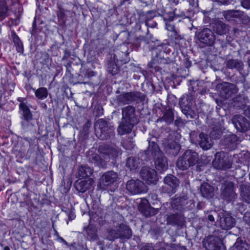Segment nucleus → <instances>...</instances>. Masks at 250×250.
<instances>
[{
    "label": "nucleus",
    "mask_w": 250,
    "mask_h": 250,
    "mask_svg": "<svg viewBox=\"0 0 250 250\" xmlns=\"http://www.w3.org/2000/svg\"><path fill=\"white\" fill-rule=\"evenodd\" d=\"M122 146L126 150L132 149L135 146L133 138L128 137L125 139L122 143Z\"/></svg>",
    "instance_id": "nucleus-48"
},
{
    "label": "nucleus",
    "mask_w": 250,
    "mask_h": 250,
    "mask_svg": "<svg viewBox=\"0 0 250 250\" xmlns=\"http://www.w3.org/2000/svg\"><path fill=\"white\" fill-rule=\"evenodd\" d=\"M146 158L150 159L160 156L163 152L158 145H148L146 150L144 151Z\"/></svg>",
    "instance_id": "nucleus-31"
},
{
    "label": "nucleus",
    "mask_w": 250,
    "mask_h": 250,
    "mask_svg": "<svg viewBox=\"0 0 250 250\" xmlns=\"http://www.w3.org/2000/svg\"><path fill=\"white\" fill-rule=\"evenodd\" d=\"M98 152L104 159L92 150L87 152L86 158L89 163L103 168L106 167L107 162L105 160H111L112 163H114L122 153V150L118 147L104 143L99 146Z\"/></svg>",
    "instance_id": "nucleus-1"
},
{
    "label": "nucleus",
    "mask_w": 250,
    "mask_h": 250,
    "mask_svg": "<svg viewBox=\"0 0 250 250\" xmlns=\"http://www.w3.org/2000/svg\"><path fill=\"white\" fill-rule=\"evenodd\" d=\"M232 122L237 130L241 132H246L250 129V122L241 115L234 116Z\"/></svg>",
    "instance_id": "nucleus-17"
},
{
    "label": "nucleus",
    "mask_w": 250,
    "mask_h": 250,
    "mask_svg": "<svg viewBox=\"0 0 250 250\" xmlns=\"http://www.w3.org/2000/svg\"><path fill=\"white\" fill-rule=\"evenodd\" d=\"M94 128L96 136L101 140H109L115 136L114 127L103 119L98 120Z\"/></svg>",
    "instance_id": "nucleus-6"
},
{
    "label": "nucleus",
    "mask_w": 250,
    "mask_h": 250,
    "mask_svg": "<svg viewBox=\"0 0 250 250\" xmlns=\"http://www.w3.org/2000/svg\"><path fill=\"white\" fill-rule=\"evenodd\" d=\"M198 142L200 146L205 150L210 149L213 145L211 138L203 132L200 134Z\"/></svg>",
    "instance_id": "nucleus-28"
},
{
    "label": "nucleus",
    "mask_w": 250,
    "mask_h": 250,
    "mask_svg": "<svg viewBox=\"0 0 250 250\" xmlns=\"http://www.w3.org/2000/svg\"><path fill=\"white\" fill-rule=\"evenodd\" d=\"M126 105L122 108V122L117 128V132L120 135L130 133L139 122L135 106L130 104Z\"/></svg>",
    "instance_id": "nucleus-2"
},
{
    "label": "nucleus",
    "mask_w": 250,
    "mask_h": 250,
    "mask_svg": "<svg viewBox=\"0 0 250 250\" xmlns=\"http://www.w3.org/2000/svg\"><path fill=\"white\" fill-rule=\"evenodd\" d=\"M230 250H250V245L246 240L238 237Z\"/></svg>",
    "instance_id": "nucleus-35"
},
{
    "label": "nucleus",
    "mask_w": 250,
    "mask_h": 250,
    "mask_svg": "<svg viewBox=\"0 0 250 250\" xmlns=\"http://www.w3.org/2000/svg\"><path fill=\"white\" fill-rule=\"evenodd\" d=\"M12 37L17 51L20 53H23L24 50L23 45L18 36L15 32H13L12 33Z\"/></svg>",
    "instance_id": "nucleus-40"
},
{
    "label": "nucleus",
    "mask_w": 250,
    "mask_h": 250,
    "mask_svg": "<svg viewBox=\"0 0 250 250\" xmlns=\"http://www.w3.org/2000/svg\"><path fill=\"white\" fill-rule=\"evenodd\" d=\"M140 175L142 179L149 185L155 184L158 179L156 171L147 167H144L141 169Z\"/></svg>",
    "instance_id": "nucleus-18"
},
{
    "label": "nucleus",
    "mask_w": 250,
    "mask_h": 250,
    "mask_svg": "<svg viewBox=\"0 0 250 250\" xmlns=\"http://www.w3.org/2000/svg\"><path fill=\"white\" fill-rule=\"evenodd\" d=\"M212 31L220 36L226 34L229 31V26L221 21H218L212 25Z\"/></svg>",
    "instance_id": "nucleus-27"
},
{
    "label": "nucleus",
    "mask_w": 250,
    "mask_h": 250,
    "mask_svg": "<svg viewBox=\"0 0 250 250\" xmlns=\"http://www.w3.org/2000/svg\"><path fill=\"white\" fill-rule=\"evenodd\" d=\"M157 60L156 56L152 59V60L148 63L147 67L150 68L155 67L156 66Z\"/></svg>",
    "instance_id": "nucleus-61"
},
{
    "label": "nucleus",
    "mask_w": 250,
    "mask_h": 250,
    "mask_svg": "<svg viewBox=\"0 0 250 250\" xmlns=\"http://www.w3.org/2000/svg\"><path fill=\"white\" fill-rule=\"evenodd\" d=\"M171 36L174 40L175 42H177L182 39L181 36L179 35V33L176 30L172 32Z\"/></svg>",
    "instance_id": "nucleus-58"
},
{
    "label": "nucleus",
    "mask_w": 250,
    "mask_h": 250,
    "mask_svg": "<svg viewBox=\"0 0 250 250\" xmlns=\"http://www.w3.org/2000/svg\"><path fill=\"white\" fill-rule=\"evenodd\" d=\"M195 38L202 47L213 46L216 39L212 30L208 28H204L196 31Z\"/></svg>",
    "instance_id": "nucleus-8"
},
{
    "label": "nucleus",
    "mask_w": 250,
    "mask_h": 250,
    "mask_svg": "<svg viewBox=\"0 0 250 250\" xmlns=\"http://www.w3.org/2000/svg\"><path fill=\"white\" fill-rule=\"evenodd\" d=\"M58 17L59 19L63 20L65 16L64 10L62 8H60L57 13Z\"/></svg>",
    "instance_id": "nucleus-64"
},
{
    "label": "nucleus",
    "mask_w": 250,
    "mask_h": 250,
    "mask_svg": "<svg viewBox=\"0 0 250 250\" xmlns=\"http://www.w3.org/2000/svg\"><path fill=\"white\" fill-rule=\"evenodd\" d=\"M21 124L22 129L25 132L33 130L35 127L33 119H21Z\"/></svg>",
    "instance_id": "nucleus-38"
},
{
    "label": "nucleus",
    "mask_w": 250,
    "mask_h": 250,
    "mask_svg": "<svg viewBox=\"0 0 250 250\" xmlns=\"http://www.w3.org/2000/svg\"><path fill=\"white\" fill-rule=\"evenodd\" d=\"M179 104L182 113L188 119H195L197 116L196 107L193 96L189 93L182 96Z\"/></svg>",
    "instance_id": "nucleus-4"
},
{
    "label": "nucleus",
    "mask_w": 250,
    "mask_h": 250,
    "mask_svg": "<svg viewBox=\"0 0 250 250\" xmlns=\"http://www.w3.org/2000/svg\"><path fill=\"white\" fill-rule=\"evenodd\" d=\"M38 56H40V62L42 65H47L51 60L49 55L45 52H41L38 53Z\"/></svg>",
    "instance_id": "nucleus-46"
},
{
    "label": "nucleus",
    "mask_w": 250,
    "mask_h": 250,
    "mask_svg": "<svg viewBox=\"0 0 250 250\" xmlns=\"http://www.w3.org/2000/svg\"><path fill=\"white\" fill-rule=\"evenodd\" d=\"M243 222L250 227V211H246L243 217Z\"/></svg>",
    "instance_id": "nucleus-55"
},
{
    "label": "nucleus",
    "mask_w": 250,
    "mask_h": 250,
    "mask_svg": "<svg viewBox=\"0 0 250 250\" xmlns=\"http://www.w3.org/2000/svg\"><path fill=\"white\" fill-rule=\"evenodd\" d=\"M203 245L207 250H226L222 240L218 236H208L203 241Z\"/></svg>",
    "instance_id": "nucleus-13"
},
{
    "label": "nucleus",
    "mask_w": 250,
    "mask_h": 250,
    "mask_svg": "<svg viewBox=\"0 0 250 250\" xmlns=\"http://www.w3.org/2000/svg\"><path fill=\"white\" fill-rule=\"evenodd\" d=\"M174 117V115L172 109L168 108L164 111L163 116L159 118L157 122L159 121H164L167 125H170L173 122Z\"/></svg>",
    "instance_id": "nucleus-37"
},
{
    "label": "nucleus",
    "mask_w": 250,
    "mask_h": 250,
    "mask_svg": "<svg viewBox=\"0 0 250 250\" xmlns=\"http://www.w3.org/2000/svg\"><path fill=\"white\" fill-rule=\"evenodd\" d=\"M132 236V231L129 226L121 223L109 230L107 239L112 241L117 239L125 240L130 239Z\"/></svg>",
    "instance_id": "nucleus-7"
},
{
    "label": "nucleus",
    "mask_w": 250,
    "mask_h": 250,
    "mask_svg": "<svg viewBox=\"0 0 250 250\" xmlns=\"http://www.w3.org/2000/svg\"><path fill=\"white\" fill-rule=\"evenodd\" d=\"M226 67L231 69H236L241 71L243 69L244 64L241 60L238 59H229L226 62Z\"/></svg>",
    "instance_id": "nucleus-33"
},
{
    "label": "nucleus",
    "mask_w": 250,
    "mask_h": 250,
    "mask_svg": "<svg viewBox=\"0 0 250 250\" xmlns=\"http://www.w3.org/2000/svg\"><path fill=\"white\" fill-rule=\"evenodd\" d=\"M240 197L246 203L250 204V184L245 183L239 185Z\"/></svg>",
    "instance_id": "nucleus-24"
},
{
    "label": "nucleus",
    "mask_w": 250,
    "mask_h": 250,
    "mask_svg": "<svg viewBox=\"0 0 250 250\" xmlns=\"http://www.w3.org/2000/svg\"><path fill=\"white\" fill-rule=\"evenodd\" d=\"M141 250H166L164 248L157 249V247H153L149 244L143 246Z\"/></svg>",
    "instance_id": "nucleus-56"
},
{
    "label": "nucleus",
    "mask_w": 250,
    "mask_h": 250,
    "mask_svg": "<svg viewBox=\"0 0 250 250\" xmlns=\"http://www.w3.org/2000/svg\"><path fill=\"white\" fill-rule=\"evenodd\" d=\"M116 93L119 94L116 95L115 99L118 105L143 104L146 98L145 94L138 91L121 93L120 91L118 90L116 91Z\"/></svg>",
    "instance_id": "nucleus-3"
},
{
    "label": "nucleus",
    "mask_w": 250,
    "mask_h": 250,
    "mask_svg": "<svg viewBox=\"0 0 250 250\" xmlns=\"http://www.w3.org/2000/svg\"><path fill=\"white\" fill-rule=\"evenodd\" d=\"M19 108L22 111L21 119H33L31 111L24 103H21L19 104Z\"/></svg>",
    "instance_id": "nucleus-39"
},
{
    "label": "nucleus",
    "mask_w": 250,
    "mask_h": 250,
    "mask_svg": "<svg viewBox=\"0 0 250 250\" xmlns=\"http://www.w3.org/2000/svg\"><path fill=\"white\" fill-rule=\"evenodd\" d=\"M205 218L210 222L211 225H215L216 220H218V215L215 211H211L207 212L205 216Z\"/></svg>",
    "instance_id": "nucleus-47"
},
{
    "label": "nucleus",
    "mask_w": 250,
    "mask_h": 250,
    "mask_svg": "<svg viewBox=\"0 0 250 250\" xmlns=\"http://www.w3.org/2000/svg\"><path fill=\"white\" fill-rule=\"evenodd\" d=\"M153 159L154 160L155 168L157 170L162 172L167 169V160L163 153L160 156H158Z\"/></svg>",
    "instance_id": "nucleus-26"
},
{
    "label": "nucleus",
    "mask_w": 250,
    "mask_h": 250,
    "mask_svg": "<svg viewBox=\"0 0 250 250\" xmlns=\"http://www.w3.org/2000/svg\"><path fill=\"white\" fill-rule=\"evenodd\" d=\"M166 216V221L167 225L181 228L185 225V217L181 212L169 213Z\"/></svg>",
    "instance_id": "nucleus-15"
},
{
    "label": "nucleus",
    "mask_w": 250,
    "mask_h": 250,
    "mask_svg": "<svg viewBox=\"0 0 250 250\" xmlns=\"http://www.w3.org/2000/svg\"><path fill=\"white\" fill-rule=\"evenodd\" d=\"M91 126V122L90 121L87 120L85 123V124H84V125L83 126V131L85 134L88 133L89 129L90 128Z\"/></svg>",
    "instance_id": "nucleus-62"
},
{
    "label": "nucleus",
    "mask_w": 250,
    "mask_h": 250,
    "mask_svg": "<svg viewBox=\"0 0 250 250\" xmlns=\"http://www.w3.org/2000/svg\"><path fill=\"white\" fill-rule=\"evenodd\" d=\"M106 67L108 72L112 75H114L118 72L119 68L115 61H108L106 63Z\"/></svg>",
    "instance_id": "nucleus-43"
},
{
    "label": "nucleus",
    "mask_w": 250,
    "mask_h": 250,
    "mask_svg": "<svg viewBox=\"0 0 250 250\" xmlns=\"http://www.w3.org/2000/svg\"><path fill=\"white\" fill-rule=\"evenodd\" d=\"M141 161L138 157L131 156L126 159L125 165L131 171H134L140 167Z\"/></svg>",
    "instance_id": "nucleus-32"
},
{
    "label": "nucleus",
    "mask_w": 250,
    "mask_h": 250,
    "mask_svg": "<svg viewBox=\"0 0 250 250\" xmlns=\"http://www.w3.org/2000/svg\"><path fill=\"white\" fill-rule=\"evenodd\" d=\"M160 208L152 207L147 199H143L138 206V209L146 217H150L156 214Z\"/></svg>",
    "instance_id": "nucleus-19"
},
{
    "label": "nucleus",
    "mask_w": 250,
    "mask_h": 250,
    "mask_svg": "<svg viewBox=\"0 0 250 250\" xmlns=\"http://www.w3.org/2000/svg\"><path fill=\"white\" fill-rule=\"evenodd\" d=\"M128 54L127 47L125 45H123L120 47V49H117L115 51L114 59L117 62L126 63L128 61Z\"/></svg>",
    "instance_id": "nucleus-25"
},
{
    "label": "nucleus",
    "mask_w": 250,
    "mask_h": 250,
    "mask_svg": "<svg viewBox=\"0 0 250 250\" xmlns=\"http://www.w3.org/2000/svg\"><path fill=\"white\" fill-rule=\"evenodd\" d=\"M163 20L165 22L169 23L171 21L175 20L174 15L173 13L166 14L163 16Z\"/></svg>",
    "instance_id": "nucleus-53"
},
{
    "label": "nucleus",
    "mask_w": 250,
    "mask_h": 250,
    "mask_svg": "<svg viewBox=\"0 0 250 250\" xmlns=\"http://www.w3.org/2000/svg\"><path fill=\"white\" fill-rule=\"evenodd\" d=\"M126 189L132 194H138L146 191L145 184L139 179H131L126 184Z\"/></svg>",
    "instance_id": "nucleus-16"
},
{
    "label": "nucleus",
    "mask_w": 250,
    "mask_h": 250,
    "mask_svg": "<svg viewBox=\"0 0 250 250\" xmlns=\"http://www.w3.org/2000/svg\"><path fill=\"white\" fill-rule=\"evenodd\" d=\"M147 200L148 202H150L155 208H159L161 206V204L159 201L158 200L157 196L156 194H152L149 195Z\"/></svg>",
    "instance_id": "nucleus-50"
},
{
    "label": "nucleus",
    "mask_w": 250,
    "mask_h": 250,
    "mask_svg": "<svg viewBox=\"0 0 250 250\" xmlns=\"http://www.w3.org/2000/svg\"><path fill=\"white\" fill-rule=\"evenodd\" d=\"M241 5L245 9H250V0H242Z\"/></svg>",
    "instance_id": "nucleus-60"
},
{
    "label": "nucleus",
    "mask_w": 250,
    "mask_h": 250,
    "mask_svg": "<svg viewBox=\"0 0 250 250\" xmlns=\"http://www.w3.org/2000/svg\"><path fill=\"white\" fill-rule=\"evenodd\" d=\"M216 89L220 96L224 99H228L238 91V88L236 85L228 82L217 84Z\"/></svg>",
    "instance_id": "nucleus-12"
},
{
    "label": "nucleus",
    "mask_w": 250,
    "mask_h": 250,
    "mask_svg": "<svg viewBox=\"0 0 250 250\" xmlns=\"http://www.w3.org/2000/svg\"><path fill=\"white\" fill-rule=\"evenodd\" d=\"M171 199V207L174 210H181L185 207L188 202L186 196L176 197Z\"/></svg>",
    "instance_id": "nucleus-22"
},
{
    "label": "nucleus",
    "mask_w": 250,
    "mask_h": 250,
    "mask_svg": "<svg viewBox=\"0 0 250 250\" xmlns=\"http://www.w3.org/2000/svg\"><path fill=\"white\" fill-rule=\"evenodd\" d=\"M156 16L155 12L153 11H148L146 12V19L150 21L154 17Z\"/></svg>",
    "instance_id": "nucleus-63"
},
{
    "label": "nucleus",
    "mask_w": 250,
    "mask_h": 250,
    "mask_svg": "<svg viewBox=\"0 0 250 250\" xmlns=\"http://www.w3.org/2000/svg\"><path fill=\"white\" fill-rule=\"evenodd\" d=\"M155 55L158 63L166 64L175 61V58L176 55L175 53H172L170 56H166L163 52L156 50Z\"/></svg>",
    "instance_id": "nucleus-29"
},
{
    "label": "nucleus",
    "mask_w": 250,
    "mask_h": 250,
    "mask_svg": "<svg viewBox=\"0 0 250 250\" xmlns=\"http://www.w3.org/2000/svg\"><path fill=\"white\" fill-rule=\"evenodd\" d=\"M147 141L148 143V145H158L157 144L158 139L154 136L150 135V137L147 138Z\"/></svg>",
    "instance_id": "nucleus-57"
},
{
    "label": "nucleus",
    "mask_w": 250,
    "mask_h": 250,
    "mask_svg": "<svg viewBox=\"0 0 250 250\" xmlns=\"http://www.w3.org/2000/svg\"><path fill=\"white\" fill-rule=\"evenodd\" d=\"M93 182L92 179H88L86 180L78 179L75 182L74 186L77 191L84 193L90 188Z\"/></svg>",
    "instance_id": "nucleus-23"
},
{
    "label": "nucleus",
    "mask_w": 250,
    "mask_h": 250,
    "mask_svg": "<svg viewBox=\"0 0 250 250\" xmlns=\"http://www.w3.org/2000/svg\"><path fill=\"white\" fill-rule=\"evenodd\" d=\"M220 226L222 229L228 230L231 229L235 225V220L230 215H223L220 218Z\"/></svg>",
    "instance_id": "nucleus-30"
},
{
    "label": "nucleus",
    "mask_w": 250,
    "mask_h": 250,
    "mask_svg": "<svg viewBox=\"0 0 250 250\" xmlns=\"http://www.w3.org/2000/svg\"><path fill=\"white\" fill-rule=\"evenodd\" d=\"M157 24L156 22L152 21V22H150V21H149L148 19H146L145 20V25L146 26V34L147 35L149 32V30L148 28L151 27V28H154L157 26Z\"/></svg>",
    "instance_id": "nucleus-54"
},
{
    "label": "nucleus",
    "mask_w": 250,
    "mask_h": 250,
    "mask_svg": "<svg viewBox=\"0 0 250 250\" xmlns=\"http://www.w3.org/2000/svg\"><path fill=\"white\" fill-rule=\"evenodd\" d=\"M221 197L227 202H232L237 198L234 183L231 181H225L221 188Z\"/></svg>",
    "instance_id": "nucleus-11"
},
{
    "label": "nucleus",
    "mask_w": 250,
    "mask_h": 250,
    "mask_svg": "<svg viewBox=\"0 0 250 250\" xmlns=\"http://www.w3.org/2000/svg\"><path fill=\"white\" fill-rule=\"evenodd\" d=\"M237 19L243 24L248 25L250 22V18L244 11L240 10H238Z\"/></svg>",
    "instance_id": "nucleus-49"
},
{
    "label": "nucleus",
    "mask_w": 250,
    "mask_h": 250,
    "mask_svg": "<svg viewBox=\"0 0 250 250\" xmlns=\"http://www.w3.org/2000/svg\"><path fill=\"white\" fill-rule=\"evenodd\" d=\"M214 188L207 183L201 185L200 192L202 196L206 198L209 199L214 195Z\"/></svg>",
    "instance_id": "nucleus-34"
},
{
    "label": "nucleus",
    "mask_w": 250,
    "mask_h": 250,
    "mask_svg": "<svg viewBox=\"0 0 250 250\" xmlns=\"http://www.w3.org/2000/svg\"><path fill=\"white\" fill-rule=\"evenodd\" d=\"M173 14L174 15L175 20L178 18H180V19L178 20V21H181L182 19H185L188 18L186 16V14L184 11H180L179 9H175L173 11Z\"/></svg>",
    "instance_id": "nucleus-52"
},
{
    "label": "nucleus",
    "mask_w": 250,
    "mask_h": 250,
    "mask_svg": "<svg viewBox=\"0 0 250 250\" xmlns=\"http://www.w3.org/2000/svg\"><path fill=\"white\" fill-rule=\"evenodd\" d=\"M86 232L91 241L98 240V237L97 234V229L95 227L90 226H88L86 229Z\"/></svg>",
    "instance_id": "nucleus-45"
},
{
    "label": "nucleus",
    "mask_w": 250,
    "mask_h": 250,
    "mask_svg": "<svg viewBox=\"0 0 250 250\" xmlns=\"http://www.w3.org/2000/svg\"><path fill=\"white\" fill-rule=\"evenodd\" d=\"M118 175L113 171H108L104 173L99 179L98 188L103 190H106L117 180Z\"/></svg>",
    "instance_id": "nucleus-10"
},
{
    "label": "nucleus",
    "mask_w": 250,
    "mask_h": 250,
    "mask_svg": "<svg viewBox=\"0 0 250 250\" xmlns=\"http://www.w3.org/2000/svg\"><path fill=\"white\" fill-rule=\"evenodd\" d=\"M239 143L238 138L235 134L225 135L222 140V144L228 150H234Z\"/></svg>",
    "instance_id": "nucleus-21"
},
{
    "label": "nucleus",
    "mask_w": 250,
    "mask_h": 250,
    "mask_svg": "<svg viewBox=\"0 0 250 250\" xmlns=\"http://www.w3.org/2000/svg\"><path fill=\"white\" fill-rule=\"evenodd\" d=\"M199 160V155L195 151L187 149L178 157L176 166L180 170H186L197 164Z\"/></svg>",
    "instance_id": "nucleus-5"
},
{
    "label": "nucleus",
    "mask_w": 250,
    "mask_h": 250,
    "mask_svg": "<svg viewBox=\"0 0 250 250\" xmlns=\"http://www.w3.org/2000/svg\"><path fill=\"white\" fill-rule=\"evenodd\" d=\"M169 247L171 250H187L185 247L175 245L174 244H170Z\"/></svg>",
    "instance_id": "nucleus-59"
},
{
    "label": "nucleus",
    "mask_w": 250,
    "mask_h": 250,
    "mask_svg": "<svg viewBox=\"0 0 250 250\" xmlns=\"http://www.w3.org/2000/svg\"><path fill=\"white\" fill-rule=\"evenodd\" d=\"M232 163L227 153L223 151L217 152L212 161V166L217 169L226 170L231 167Z\"/></svg>",
    "instance_id": "nucleus-9"
},
{
    "label": "nucleus",
    "mask_w": 250,
    "mask_h": 250,
    "mask_svg": "<svg viewBox=\"0 0 250 250\" xmlns=\"http://www.w3.org/2000/svg\"><path fill=\"white\" fill-rule=\"evenodd\" d=\"M164 150L166 152L171 156L178 155L181 149L180 145L173 140H166L163 142Z\"/></svg>",
    "instance_id": "nucleus-20"
},
{
    "label": "nucleus",
    "mask_w": 250,
    "mask_h": 250,
    "mask_svg": "<svg viewBox=\"0 0 250 250\" xmlns=\"http://www.w3.org/2000/svg\"><path fill=\"white\" fill-rule=\"evenodd\" d=\"M35 94L38 99L43 100L47 97L48 91L45 87H40L35 90Z\"/></svg>",
    "instance_id": "nucleus-44"
},
{
    "label": "nucleus",
    "mask_w": 250,
    "mask_h": 250,
    "mask_svg": "<svg viewBox=\"0 0 250 250\" xmlns=\"http://www.w3.org/2000/svg\"><path fill=\"white\" fill-rule=\"evenodd\" d=\"M8 7L5 0H0V21L8 16Z\"/></svg>",
    "instance_id": "nucleus-42"
},
{
    "label": "nucleus",
    "mask_w": 250,
    "mask_h": 250,
    "mask_svg": "<svg viewBox=\"0 0 250 250\" xmlns=\"http://www.w3.org/2000/svg\"><path fill=\"white\" fill-rule=\"evenodd\" d=\"M238 13V10H229L222 12L223 16L225 19L228 21L237 19Z\"/></svg>",
    "instance_id": "nucleus-41"
},
{
    "label": "nucleus",
    "mask_w": 250,
    "mask_h": 250,
    "mask_svg": "<svg viewBox=\"0 0 250 250\" xmlns=\"http://www.w3.org/2000/svg\"><path fill=\"white\" fill-rule=\"evenodd\" d=\"M173 47L169 45L165 44L162 46V49H159L158 51L163 52L166 56H170L172 53H175L174 51H172Z\"/></svg>",
    "instance_id": "nucleus-51"
},
{
    "label": "nucleus",
    "mask_w": 250,
    "mask_h": 250,
    "mask_svg": "<svg viewBox=\"0 0 250 250\" xmlns=\"http://www.w3.org/2000/svg\"><path fill=\"white\" fill-rule=\"evenodd\" d=\"M93 170L87 165H81L77 170V177L86 178L90 176Z\"/></svg>",
    "instance_id": "nucleus-36"
},
{
    "label": "nucleus",
    "mask_w": 250,
    "mask_h": 250,
    "mask_svg": "<svg viewBox=\"0 0 250 250\" xmlns=\"http://www.w3.org/2000/svg\"><path fill=\"white\" fill-rule=\"evenodd\" d=\"M164 185L162 187V191L164 193L173 194L176 192L179 185V179L172 174L167 175L164 179Z\"/></svg>",
    "instance_id": "nucleus-14"
}]
</instances>
